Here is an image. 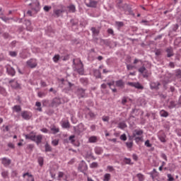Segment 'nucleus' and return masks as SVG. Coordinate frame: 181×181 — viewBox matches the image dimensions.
Here are the masks:
<instances>
[{
	"label": "nucleus",
	"instance_id": "obj_1",
	"mask_svg": "<svg viewBox=\"0 0 181 181\" xmlns=\"http://www.w3.org/2000/svg\"><path fill=\"white\" fill-rule=\"evenodd\" d=\"M74 71H77L81 76L84 75V65L81 60L80 59H74Z\"/></svg>",
	"mask_w": 181,
	"mask_h": 181
},
{
	"label": "nucleus",
	"instance_id": "obj_2",
	"mask_svg": "<svg viewBox=\"0 0 181 181\" xmlns=\"http://www.w3.org/2000/svg\"><path fill=\"white\" fill-rule=\"evenodd\" d=\"M144 135V130L142 129H134L132 134V138H134V141L138 144V142H141L144 139V137L141 136Z\"/></svg>",
	"mask_w": 181,
	"mask_h": 181
},
{
	"label": "nucleus",
	"instance_id": "obj_3",
	"mask_svg": "<svg viewBox=\"0 0 181 181\" xmlns=\"http://www.w3.org/2000/svg\"><path fill=\"white\" fill-rule=\"evenodd\" d=\"M127 84V86H129L130 87H134L137 90H144V86H142L139 82H128Z\"/></svg>",
	"mask_w": 181,
	"mask_h": 181
},
{
	"label": "nucleus",
	"instance_id": "obj_4",
	"mask_svg": "<svg viewBox=\"0 0 181 181\" xmlns=\"http://www.w3.org/2000/svg\"><path fill=\"white\" fill-rule=\"evenodd\" d=\"M6 73L8 74V76H11V77H13V76L16 74V71H15V69H13V67L11 66L10 65H6Z\"/></svg>",
	"mask_w": 181,
	"mask_h": 181
},
{
	"label": "nucleus",
	"instance_id": "obj_5",
	"mask_svg": "<svg viewBox=\"0 0 181 181\" xmlns=\"http://www.w3.org/2000/svg\"><path fill=\"white\" fill-rule=\"evenodd\" d=\"M27 65L30 69H35L37 66V61L35 59H30L28 61H27Z\"/></svg>",
	"mask_w": 181,
	"mask_h": 181
},
{
	"label": "nucleus",
	"instance_id": "obj_6",
	"mask_svg": "<svg viewBox=\"0 0 181 181\" xmlns=\"http://www.w3.org/2000/svg\"><path fill=\"white\" fill-rule=\"evenodd\" d=\"M76 94L78 95L79 98H83L86 95V89H83L82 88H78L76 90Z\"/></svg>",
	"mask_w": 181,
	"mask_h": 181
},
{
	"label": "nucleus",
	"instance_id": "obj_7",
	"mask_svg": "<svg viewBox=\"0 0 181 181\" xmlns=\"http://www.w3.org/2000/svg\"><path fill=\"white\" fill-rule=\"evenodd\" d=\"M53 12H54V15H55L56 18H59V17H60L62 13L65 12L64 6H61V9H54Z\"/></svg>",
	"mask_w": 181,
	"mask_h": 181
},
{
	"label": "nucleus",
	"instance_id": "obj_8",
	"mask_svg": "<svg viewBox=\"0 0 181 181\" xmlns=\"http://www.w3.org/2000/svg\"><path fill=\"white\" fill-rule=\"evenodd\" d=\"M29 5H32L33 11H35V12H39V11H40V4L39 3V1H36L35 3L30 4Z\"/></svg>",
	"mask_w": 181,
	"mask_h": 181
},
{
	"label": "nucleus",
	"instance_id": "obj_9",
	"mask_svg": "<svg viewBox=\"0 0 181 181\" xmlns=\"http://www.w3.org/2000/svg\"><path fill=\"white\" fill-rule=\"evenodd\" d=\"M86 5L89 8H95L97 6V1L93 0H86Z\"/></svg>",
	"mask_w": 181,
	"mask_h": 181
},
{
	"label": "nucleus",
	"instance_id": "obj_10",
	"mask_svg": "<svg viewBox=\"0 0 181 181\" xmlns=\"http://www.w3.org/2000/svg\"><path fill=\"white\" fill-rule=\"evenodd\" d=\"M21 117L23 119H29L30 118H32V112L24 111L21 113Z\"/></svg>",
	"mask_w": 181,
	"mask_h": 181
},
{
	"label": "nucleus",
	"instance_id": "obj_11",
	"mask_svg": "<svg viewBox=\"0 0 181 181\" xmlns=\"http://www.w3.org/2000/svg\"><path fill=\"white\" fill-rule=\"evenodd\" d=\"M115 86L118 87L119 88H124L125 87V82L122 79H119L115 81Z\"/></svg>",
	"mask_w": 181,
	"mask_h": 181
},
{
	"label": "nucleus",
	"instance_id": "obj_12",
	"mask_svg": "<svg viewBox=\"0 0 181 181\" xmlns=\"http://www.w3.org/2000/svg\"><path fill=\"white\" fill-rule=\"evenodd\" d=\"M165 52L167 53V57H173V56H175L173 48H172V47L166 48Z\"/></svg>",
	"mask_w": 181,
	"mask_h": 181
},
{
	"label": "nucleus",
	"instance_id": "obj_13",
	"mask_svg": "<svg viewBox=\"0 0 181 181\" xmlns=\"http://www.w3.org/2000/svg\"><path fill=\"white\" fill-rule=\"evenodd\" d=\"M42 139H43V136L42 134L40 135H35L33 142H35L37 145H39V144H42Z\"/></svg>",
	"mask_w": 181,
	"mask_h": 181
},
{
	"label": "nucleus",
	"instance_id": "obj_14",
	"mask_svg": "<svg viewBox=\"0 0 181 181\" xmlns=\"http://www.w3.org/2000/svg\"><path fill=\"white\" fill-rule=\"evenodd\" d=\"M78 169L81 170V172H86V170L88 169V167L84 161H82V163L79 164Z\"/></svg>",
	"mask_w": 181,
	"mask_h": 181
},
{
	"label": "nucleus",
	"instance_id": "obj_15",
	"mask_svg": "<svg viewBox=\"0 0 181 181\" xmlns=\"http://www.w3.org/2000/svg\"><path fill=\"white\" fill-rule=\"evenodd\" d=\"M1 163L5 166V168H8V166L11 165V159L4 157L1 158Z\"/></svg>",
	"mask_w": 181,
	"mask_h": 181
},
{
	"label": "nucleus",
	"instance_id": "obj_16",
	"mask_svg": "<svg viewBox=\"0 0 181 181\" xmlns=\"http://www.w3.org/2000/svg\"><path fill=\"white\" fill-rule=\"evenodd\" d=\"M139 72L141 73V74H143L144 77H148V70L145 66L139 69Z\"/></svg>",
	"mask_w": 181,
	"mask_h": 181
},
{
	"label": "nucleus",
	"instance_id": "obj_17",
	"mask_svg": "<svg viewBox=\"0 0 181 181\" xmlns=\"http://www.w3.org/2000/svg\"><path fill=\"white\" fill-rule=\"evenodd\" d=\"M12 88H21V84H19L17 81L11 80L9 81Z\"/></svg>",
	"mask_w": 181,
	"mask_h": 181
},
{
	"label": "nucleus",
	"instance_id": "obj_18",
	"mask_svg": "<svg viewBox=\"0 0 181 181\" xmlns=\"http://www.w3.org/2000/svg\"><path fill=\"white\" fill-rule=\"evenodd\" d=\"M159 86H160L159 82H153L151 83L150 87L151 90H158L159 88Z\"/></svg>",
	"mask_w": 181,
	"mask_h": 181
},
{
	"label": "nucleus",
	"instance_id": "obj_19",
	"mask_svg": "<svg viewBox=\"0 0 181 181\" xmlns=\"http://www.w3.org/2000/svg\"><path fill=\"white\" fill-rule=\"evenodd\" d=\"M50 129L54 134H59V132H60V129L54 125L51 126Z\"/></svg>",
	"mask_w": 181,
	"mask_h": 181
},
{
	"label": "nucleus",
	"instance_id": "obj_20",
	"mask_svg": "<svg viewBox=\"0 0 181 181\" xmlns=\"http://www.w3.org/2000/svg\"><path fill=\"white\" fill-rule=\"evenodd\" d=\"M98 137H97L96 136H91L88 139V142L90 144H95V142H98Z\"/></svg>",
	"mask_w": 181,
	"mask_h": 181
},
{
	"label": "nucleus",
	"instance_id": "obj_21",
	"mask_svg": "<svg viewBox=\"0 0 181 181\" xmlns=\"http://www.w3.org/2000/svg\"><path fill=\"white\" fill-rule=\"evenodd\" d=\"M176 107V102L171 100L168 103V107L172 110Z\"/></svg>",
	"mask_w": 181,
	"mask_h": 181
},
{
	"label": "nucleus",
	"instance_id": "obj_22",
	"mask_svg": "<svg viewBox=\"0 0 181 181\" xmlns=\"http://www.w3.org/2000/svg\"><path fill=\"white\" fill-rule=\"evenodd\" d=\"M62 128H64V129L70 128V122H69L68 120L64 121L62 122Z\"/></svg>",
	"mask_w": 181,
	"mask_h": 181
},
{
	"label": "nucleus",
	"instance_id": "obj_23",
	"mask_svg": "<svg viewBox=\"0 0 181 181\" xmlns=\"http://www.w3.org/2000/svg\"><path fill=\"white\" fill-rule=\"evenodd\" d=\"M103 150L101 147H95V153H96V155H101V153H103Z\"/></svg>",
	"mask_w": 181,
	"mask_h": 181
},
{
	"label": "nucleus",
	"instance_id": "obj_24",
	"mask_svg": "<svg viewBox=\"0 0 181 181\" xmlns=\"http://www.w3.org/2000/svg\"><path fill=\"white\" fill-rule=\"evenodd\" d=\"M160 117H163L164 118H166L169 117V113L167 111L163 110L160 112Z\"/></svg>",
	"mask_w": 181,
	"mask_h": 181
},
{
	"label": "nucleus",
	"instance_id": "obj_25",
	"mask_svg": "<svg viewBox=\"0 0 181 181\" xmlns=\"http://www.w3.org/2000/svg\"><path fill=\"white\" fill-rule=\"evenodd\" d=\"M13 111H15L16 112H20V111H22V107H21V105H14L12 107Z\"/></svg>",
	"mask_w": 181,
	"mask_h": 181
},
{
	"label": "nucleus",
	"instance_id": "obj_26",
	"mask_svg": "<svg viewBox=\"0 0 181 181\" xmlns=\"http://www.w3.org/2000/svg\"><path fill=\"white\" fill-rule=\"evenodd\" d=\"M45 152H52L53 151V148H52V146L48 144L47 143L45 145Z\"/></svg>",
	"mask_w": 181,
	"mask_h": 181
},
{
	"label": "nucleus",
	"instance_id": "obj_27",
	"mask_svg": "<svg viewBox=\"0 0 181 181\" xmlns=\"http://www.w3.org/2000/svg\"><path fill=\"white\" fill-rule=\"evenodd\" d=\"M111 180V174L106 173L103 176V181H110Z\"/></svg>",
	"mask_w": 181,
	"mask_h": 181
},
{
	"label": "nucleus",
	"instance_id": "obj_28",
	"mask_svg": "<svg viewBox=\"0 0 181 181\" xmlns=\"http://www.w3.org/2000/svg\"><path fill=\"white\" fill-rule=\"evenodd\" d=\"M136 177H137L139 181L145 180V176L143 174H141V173L137 174Z\"/></svg>",
	"mask_w": 181,
	"mask_h": 181
},
{
	"label": "nucleus",
	"instance_id": "obj_29",
	"mask_svg": "<svg viewBox=\"0 0 181 181\" xmlns=\"http://www.w3.org/2000/svg\"><path fill=\"white\" fill-rule=\"evenodd\" d=\"M67 8L69 10V12H72V13H74V12H76V6L71 4Z\"/></svg>",
	"mask_w": 181,
	"mask_h": 181
},
{
	"label": "nucleus",
	"instance_id": "obj_30",
	"mask_svg": "<svg viewBox=\"0 0 181 181\" xmlns=\"http://www.w3.org/2000/svg\"><path fill=\"white\" fill-rule=\"evenodd\" d=\"M117 128H119L120 129H124V128H127V124H125L124 122H122L118 124Z\"/></svg>",
	"mask_w": 181,
	"mask_h": 181
},
{
	"label": "nucleus",
	"instance_id": "obj_31",
	"mask_svg": "<svg viewBox=\"0 0 181 181\" xmlns=\"http://www.w3.org/2000/svg\"><path fill=\"white\" fill-rule=\"evenodd\" d=\"M24 136L25 139H30V141H33L35 139V135L25 134Z\"/></svg>",
	"mask_w": 181,
	"mask_h": 181
},
{
	"label": "nucleus",
	"instance_id": "obj_32",
	"mask_svg": "<svg viewBox=\"0 0 181 181\" xmlns=\"http://www.w3.org/2000/svg\"><path fill=\"white\" fill-rule=\"evenodd\" d=\"M158 138L160 142H166V135H165V134L159 136Z\"/></svg>",
	"mask_w": 181,
	"mask_h": 181
},
{
	"label": "nucleus",
	"instance_id": "obj_33",
	"mask_svg": "<svg viewBox=\"0 0 181 181\" xmlns=\"http://www.w3.org/2000/svg\"><path fill=\"white\" fill-rule=\"evenodd\" d=\"M35 105L36 107H38L37 110L40 111V112H42V103L40 102H36Z\"/></svg>",
	"mask_w": 181,
	"mask_h": 181
},
{
	"label": "nucleus",
	"instance_id": "obj_34",
	"mask_svg": "<svg viewBox=\"0 0 181 181\" xmlns=\"http://www.w3.org/2000/svg\"><path fill=\"white\" fill-rule=\"evenodd\" d=\"M90 30L92 31V33L93 35H95L96 36H98V33H100V30H96L95 28L93 27Z\"/></svg>",
	"mask_w": 181,
	"mask_h": 181
},
{
	"label": "nucleus",
	"instance_id": "obj_35",
	"mask_svg": "<svg viewBox=\"0 0 181 181\" xmlns=\"http://www.w3.org/2000/svg\"><path fill=\"white\" fill-rule=\"evenodd\" d=\"M52 60L54 63H57V62L60 60V55L59 54L54 55V57L52 58Z\"/></svg>",
	"mask_w": 181,
	"mask_h": 181
},
{
	"label": "nucleus",
	"instance_id": "obj_36",
	"mask_svg": "<svg viewBox=\"0 0 181 181\" xmlns=\"http://www.w3.org/2000/svg\"><path fill=\"white\" fill-rule=\"evenodd\" d=\"M90 168H91V169H94V168H98V163L97 162H93L90 165Z\"/></svg>",
	"mask_w": 181,
	"mask_h": 181
},
{
	"label": "nucleus",
	"instance_id": "obj_37",
	"mask_svg": "<svg viewBox=\"0 0 181 181\" xmlns=\"http://www.w3.org/2000/svg\"><path fill=\"white\" fill-rule=\"evenodd\" d=\"M37 160L40 166H43V162H44L43 157H39Z\"/></svg>",
	"mask_w": 181,
	"mask_h": 181
},
{
	"label": "nucleus",
	"instance_id": "obj_38",
	"mask_svg": "<svg viewBox=\"0 0 181 181\" xmlns=\"http://www.w3.org/2000/svg\"><path fill=\"white\" fill-rule=\"evenodd\" d=\"M115 25L119 28H122V26H124V22H122V21H116Z\"/></svg>",
	"mask_w": 181,
	"mask_h": 181
},
{
	"label": "nucleus",
	"instance_id": "obj_39",
	"mask_svg": "<svg viewBox=\"0 0 181 181\" xmlns=\"http://www.w3.org/2000/svg\"><path fill=\"white\" fill-rule=\"evenodd\" d=\"M1 176L2 177H4V179H6V177H8V171L6 170H3L1 172Z\"/></svg>",
	"mask_w": 181,
	"mask_h": 181
},
{
	"label": "nucleus",
	"instance_id": "obj_40",
	"mask_svg": "<svg viewBox=\"0 0 181 181\" xmlns=\"http://www.w3.org/2000/svg\"><path fill=\"white\" fill-rule=\"evenodd\" d=\"M94 74L95 76H96V77H98V78H100L101 77V73L99 70H95Z\"/></svg>",
	"mask_w": 181,
	"mask_h": 181
},
{
	"label": "nucleus",
	"instance_id": "obj_41",
	"mask_svg": "<svg viewBox=\"0 0 181 181\" xmlns=\"http://www.w3.org/2000/svg\"><path fill=\"white\" fill-rule=\"evenodd\" d=\"M37 95L40 98H43V97H46V93L45 92H38Z\"/></svg>",
	"mask_w": 181,
	"mask_h": 181
},
{
	"label": "nucleus",
	"instance_id": "obj_42",
	"mask_svg": "<svg viewBox=\"0 0 181 181\" xmlns=\"http://www.w3.org/2000/svg\"><path fill=\"white\" fill-rule=\"evenodd\" d=\"M145 146H146L147 148H151L152 147V144H151L149 140H146L144 143Z\"/></svg>",
	"mask_w": 181,
	"mask_h": 181
},
{
	"label": "nucleus",
	"instance_id": "obj_43",
	"mask_svg": "<svg viewBox=\"0 0 181 181\" xmlns=\"http://www.w3.org/2000/svg\"><path fill=\"white\" fill-rule=\"evenodd\" d=\"M102 119L104 122H108V121H110V117L103 116Z\"/></svg>",
	"mask_w": 181,
	"mask_h": 181
},
{
	"label": "nucleus",
	"instance_id": "obj_44",
	"mask_svg": "<svg viewBox=\"0 0 181 181\" xmlns=\"http://www.w3.org/2000/svg\"><path fill=\"white\" fill-rule=\"evenodd\" d=\"M45 12H49L50 9H52V7L50 6H45L43 8Z\"/></svg>",
	"mask_w": 181,
	"mask_h": 181
},
{
	"label": "nucleus",
	"instance_id": "obj_45",
	"mask_svg": "<svg viewBox=\"0 0 181 181\" xmlns=\"http://www.w3.org/2000/svg\"><path fill=\"white\" fill-rule=\"evenodd\" d=\"M133 145H134V143H132V141H131V142H126V146L127 148H132Z\"/></svg>",
	"mask_w": 181,
	"mask_h": 181
},
{
	"label": "nucleus",
	"instance_id": "obj_46",
	"mask_svg": "<svg viewBox=\"0 0 181 181\" xmlns=\"http://www.w3.org/2000/svg\"><path fill=\"white\" fill-rule=\"evenodd\" d=\"M127 103H128V100L127 99L126 97H123L122 99V104L123 105H125L127 104Z\"/></svg>",
	"mask_w": 181,
	"mask_h": 181
},
{
	"label": "nucleus",
	"instance_id": "obj_47",
	"mask_svg": "<svg viewBox=\"0 0 181 181\" xmlns=\"http://www.w3.org/2000/svg\"><path fill=\"white\" fill-rule=\"evenodd\" d=\"M124 163L127 165H131V158H124Z\"/></svg>",
	"mask_w": 181,
	"mask_h": 181
},
{
	"label": "nucleus",
	"instance_id": "obj_48",
	"mask_svg": "<svg viewBox=\"0 0 181 181\" xmlns=\"http://www.w3.org/2000/svg\"><path fill=\"white\" fill-rule=\"evenodd\" d=\"M74 138H75L74 135L70 136L69 138V141H70L71 144H74L75 142Z\"/></svg>",
	"mask_w": 181,
	"mask_h": 181
},
{
	"label": "nucleus",
	"instance_id": "obj_49",
	"mask_svg": "<svg viewBox=\"0 0 181 181\" xmlns=\"http://www.w3.org/2000/svg\"><path fill=\"white\" fill-rule=\"evenodd\" d=\"M9 54L11 56V57H16V56H18V53L13 51L10 52Z\"/></svg>",
	"mask_w": 181,
	"mask_h": 181
},
{
	"label": "nucleus",
	"instance_id": "obj_50",
	"mask_svg": "<svg viewBox=\"0 0 181 181\" xmlns=\"http://www.w3.org/2000/svg\"><path fill=\"white\" fill-rule=\"evenodd\" d=\"M107 32L109 35L114 36V30H112V28H108Z\"/></svg>",
	"mask_w": 181,
	"mask_h": 181
},
{
	"label": "nucleus",
	"instance_id": "obj_51",
	"mask_svg": "<svg viewBox=\"0 0 181 181\" xmlns=\"http://www.w3.org/2000/svg\"><path fill=\"white\" fill-rule=\"evenodd\" d=\"M175 73H176L177 77H180V78H181V70L180 69H177Z\"/></svg>",
	"mask_w": 181,
	"mask_h": 181
},
{
	"label": "nucleus",
	"instance_id": "obj_52",
	"mask_svg": "<svg viewBox=\"0 0 181 181\" xmlns=\"http://www.w3.org/2000/svg\"><path fill=\"white\" fill-rule=\"evenodd\" d=\"M179 29V25L178 24H175L173 25V32H176V30Z\"/></svg>",
	"mask_w": 181,
	"mask_h": 181
},
{
	"label": "nucleus",
	"instance_id": "obj_53",
	"mask_svg": "<svg viewBox=\"0 0 181 181\" xmlns=\"http://www.w3.org/2000/svg\"><path fill=\"white\" fill-rule=\"evenodd\" d=\"M52 145H53L54 146H57V145H59V140H57V139L53 140V141H52Z\"/></svg>",
	"mask_w": 181,
	"mask_h": 181
},
{
	"label": "nucleus",
	"instance_id": "obj_54",
	"mask_svg": "<svg viewBox=\"0 0 181 181\" xmlns=\"http://www.w3.org/2000/svg\"><path fill=\"white\" fill-rule=\"evenodd\" d=\"M167 177L168 178V181H173L175 180V178L173 177H172V175L170 174H168L167 175Z\"/></svg>",
	"mask_w": 181,
	"mask_h": 181
},
{
	"label": "nucleus",
	"instance_id": "obj_55",
	"mask_svg": "<svg viewBox=\"0 0 181 181\" xmlns=\"http://www.w3.org/2000/svg\"><path fill=\"white\" fill-rule=\"evenodd\" d=\"M25 176H28V177H30V179L33 177V175H32L31 174H29V173H25L23 175V177H25Z\"/></svg>",
	"mask_w": 181,
	"mask_h": 181
},
{
	"label": "nucleus",
	"instance_id": "obj_56",
	"mask_svg": "<svg viewBox=\"0 0 181 181\" xmlns=\"http://www.w3.org/2000/svg\"><path fill=\"white\" fill-rule=\"evenodd\" d=\"M120 139H121L122 141H127V135H126L125 134H122V135L120 136Z\"/></svg>",
	"mask_w": 181,
	"mask_h": 181
},
{
	"label": "nucleus",
	"instance_id": "obj_57",
	"mask_svg": "<svg viewBox=\"0 0 181 181\" xmlns=\"http://www.w3.org/2000/svg\"><path fill=\"white\" fill-rule=\"evenodd\" d=\"M155 54L156 56H160V54H162V51H160V49H157L155 52Z\"/></svg>",
	"mask_w": 181,
	"mask_h": 181
},
{
	"label": "nucleus",
	"instance_id": "obj_58",
	"mask_svg": "<svg viewBox=\"0 0 181 181\" xmlns=\"http://www.w3.org/2000/svg\"><path fill=\"white\" fill-rule=\"evenodd\" d=\"M88 115H89V117H90V118H95V114H94V112H89L88 113Z\"/></svg>",
	"mask_w": 181,
	"mask_h": 181
},
{
	"label": "nucleus",
	"instance_id": "obj_59",
	"mask_svg": "<svg viewBox=\"0 0 181 181\" xmlns=\"http://www.w3.org/2000/svg\"><path fill=\"white\" fill-rule=\"evenodd\" d=\"M177 16H178L180 19H181V11L179 8L177 9Z\"/></svg>",
	"mask_w": 181,
	"mask_h": 181
},
{
	"label": "nucleus",
	"instance_id": "obj_60",
	"mask_svg": "<svg viewBox=\"0 0 181 181\" xmlns=\"http://www.w3.org/2000/svg\"><path fill=\"white\" fill-rule=\"evenodd\" d=\"M40 86L42 87H47V83H46V82H45V81H40Z\"/></svg>",
	"mask_w": 181,
	"mask_h": 181
},
{
	"label": "nucleus",
	"instance_id": "obj_61",
	"mask_svg": "<svg viewBox=\"0 0 181 181\" xmlns=\"http://www.w3.org/2000/svg\"><path fill=\"white\" fill-rule=\"evenodd\" d=\"M57 101V98L54 99L52 101V105H54V106L56 105L57 107V105H59L60 103H56Z\"/></svg>",
	"mask_w": 181,
	"mask_h": 181
},
{
	"label": "nucleus",
	"instance_id": "obj_62",
	"mask_svg": "<svg viewBox=\"0 0 181 181\" xmlns=\"http://www.w3.org/2000/svg\"><path fill=\"white\" fill-rule=\"evenodd\" d=\"M58 177L59 179H62V177H64V173H63V172H59L58 174Z\"/></svg>",
	"mask_w": 181,
	"mask_h": 181
},
{
	"label": "nucleus",
	"instance_id": "obj_63",
	"mask_svg": "<svg viewBox=\"0 0 181 181\" xmlns=\"http://www.w3.org/2000/svg\"><path fill=\"white\" fill-rule=\"evenodd\" d=\"M0 18L4 22H8V21H10V19H12V18H6V17H0Z\"/></svg>",
	"mask_w": 181,
	"mask_h": 181
},
{
	"label": "nucleus",
	"instance_id": "obj_64",
	"mask_svg": "<svg viewBox=\"0 0 181 181\" xmlns=\"http://www.w3.org/2000/svg\"><path fill=\"white\" fill-rule=\"evenodd\" d=\"M127 70H132V69H134V66L130 65V64H127Z\"/></svg>",
	"mask_w": 181,
	"mask_h": 181
}]
</instances>
